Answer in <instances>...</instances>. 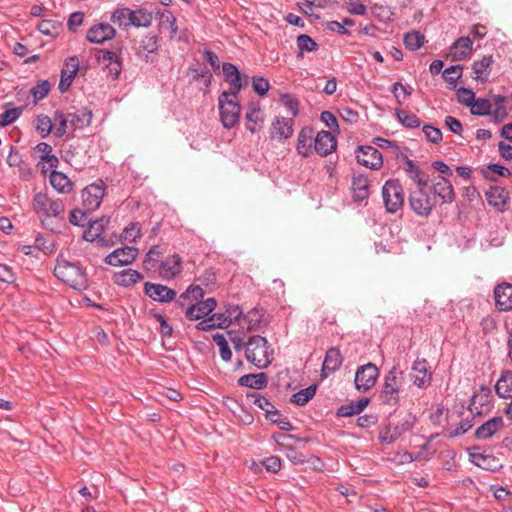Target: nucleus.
Returning <instances> with one entry per match:
<instances>
[{
	"mask_svg": "<svg viewBox=\"0 0 512 512\" xmlns=\"http://www.w3.org/2000/svg\"><path fill=\"white\" fill-rule=\"evenodd\" d=\"M337 147L336 138L328 131H320L314 137V149L322 157L331 154Z\"/></svg>",
	"mask_w": 512,
	"mask_h": 512,
	"instance_id": "nucleus-19",
	"label": "nucleus"
},
{
	"mask_svg": "<svg viewBox=\"0 0 512 512\" xmlns=\"http://www.w3.org/2000/svg\"><path fill=\"white\" fill-rule=\"evenodd\" d=\"M403 372L396 366L385 375L380 398L384 404L397 406L400 402V387Z\"/></svg>",
	"mask_w": 512,
	"mask_h": 512,
	"instance_id": "nucleus-4",
	"label": "nucleus"
},
{
	"mask_svg": "<svg viewBox=\"0 0 512 512\" xmlns=\"http://www.w3.org/2000/svg\"><path fill=\"white\" fill-rule=\"evenodd\" d=\"M116 30L108 23H98L90 27L86 38L90 43L103 44L115 37Z\"/></svg>",
	"mask_w": 512,
	"mask_h": 512,
	"instance_id": "nucleus-17",
	"label": "nucleus"
},
{
	"mask_svg": "<svg viewBox=\"0 0 512 512\" xmlns=\"http://www.w3.org/2000/svg\"><path fill=\"white\" fill-rule=\"evenodd\" d=\"M222 71L225 80L231 85L232 90L230 92H240L242 88L240 72L236 65L232 63H224Z\"/></svg>",
	"mask_w": 512,
	"mask_h": 512,
	"instance_id": "nucleus-34",
	"label": "nucleus"
},
{
	"mask_svg": "<svg viewBox=\"0 0 512 512\" xmlns=\"http://www.w3.org/2000/svg\"><path fill=\"white\" fill-rule=\"evenodd\" d=\"M486 198L491 206H494L499 211H504L509 200V194L504 188L496 186L491 187L486 192Z\"/></svg>",
	"mask_w": 512,
	"mask_h": 512,
	"instance_id": "nucleus-27",
	"label": "nucleus"
},
{
	"mask_svg": "<svg viewBox=\"0 0 512 512\" xmlns=\"http://www.w3.org/2000/svg\"><path fill=\"white\" fill-rule=\"evenodd\" d=\"M472 50V41L469 37H460L451 47L454 58L462 60L470 54Z\"/></svg>",
	"mask_w": 512,
	"mask_h": 512,
	"instance_id": "nucleus-44",
	"label": "nucleus"
},
{
	"mask_svg": "<svg viewBox=\"0 0 512 512\" xmlns=\"http://www.w3.org/2000/svg\"><path fill=\"white\" fill-rule=\"evenodd\" d=\"M158 41L159 37L157 34H146L141 38L136 47V55L146 63L153 62L159 48Z\"/></svg>",
	"mask_w": 512,
	"mask_h": 512,
	"instance_id": "nucleus-12",
	"label": "nucleus"
},
{
	"mask_svg": "<svg viewBox=\"0 0 512 512\" xmlns=\"http://www.w3.org/2000/svg\"><path fill=\"white\" fill-rule=\"evenodd\" d=\"M425 37L418 31H411L405 34L404 44L405 47L411 51H416L423 46Z\"/></svg>",
	"mask_w": 512,
	"mask_h": 512,
	"instance_id": "nucleus-50",
	"label": "nucleus"
},
{
	"mask_svg": "<svg viewBox=\"0 0 512 512\" xmlns=\"http://www.w3.org/2000/svg\"><path fill=\"white\" fill-rule=\"evenodd\" d=\"M293 133L292 120L287 118H277L272 124L271 137L279 140H286Z\"/></svg>",
	"mask_w": 512,
	"mask_h": 512,
	"instance_id": "nucleus-31",
	"label": "nucleus"
},
{
	"mask_svg": "<svg viewBox=\"0 0 512 512\" xmlns=\"http://www.w3.org/2000/svg\"><path fill=\"white\" fill-rule=\"evenodd\" d=\"M98 59L109 67V73L117 78L121 73V62L117 54L110 50H101Z\"/></svg>",
	"mask_w": 512,
	"mask_h": 512,
	"instance_id": "nucleus-35",
	"label": "nucleus"
},
{
	"mask_svg": "<svg viewBox=\"0 0 512 512\" xmlns=\"http://www.w3.org/2000/svg\"><path fill=\"white\" fill-rule=\"evenodd\" d=\"M409 203L411 209L420 216L430 215L435 205L434 198L424 191V187L411 192Z\"/></svg>",
	"mask_w": 512,
	"mask_h": 512,
	"instance_id": "nucleus-9",
	"label": "nucleus"
},
{
	"mask_svg": "<svg viewBox=\"0 0 512 512\" xmlns=\"http://www.w3.org/2000/svg\"><path fill=\"white\" fill-rule=\"evenodd\" d=\"M245 118L247 120L246 129L249 130L251 133H255L256 131H258L261 128L262 123L264 121L260 109L255 105H251L248 108Z\"/></svg>",
	"mask_w": 512,
	"mask_h": 512,
	"instance_id": "nucleus-39",
	"label": "nucleus"
},
{
	"mask_svg": "<svg viewBox=\"0 0 512 512\" xmlns=\"http://www.w3.org/2000/svg\"><path fill=\"white\" fill-rule=\"evenodd\" d=\"M274 351L265 337L252 336L245 345V357L248 362L258 369L268 367L273 361Z\"/></svg>",
	"mask_w": 512,
	"mask_h": 512,
	"instance_id": "nucleus-1",
	"label": "nucleus"
},
{
	"mask_svg": "<svg viewBox=\"0 0 512 512\" xmlns=\"http://www.w3.org/2000/svg\"><path fill=\"white\" fill-rule=\"evenodd\" d=\"M492 63L493 57L491 55L484 56L481 60L475 61L472 66L475 79L482 82L487 81Z\"/></svg>",
	"mask_w": 512,
	"mask_h": 512,
	"instance_id": "nucleus-37",
	"label": "nucleus"
},
{
	"mask_svg": "<svg viewBox=\"0 0 512 512\" xmlns=\"http://www.w3.org/2000/svg\"><path fill=\"white\" fill-rule=\"evenodd\" d=\"M213 340L219 347V352H220V356H221L222 360H224L226 362L230 361L232 358V351L229 347V344H228L225 336L217 333V334L213 335Z\"/></svg>",
	"mask_w": 512,
	"mask_h": 512,
	"instance_id": "nucleus-54",
	"label": "nucleus"
},
{
	"mask_svg": "<svg viewBox=\"0 0 512 512\" xmlns=\"http://www.w3.org/2000/svg\"><path fill=\"white\" fill-rule=\"evenodd\" d=\"M469 456L470 461L481 469L494 472L502 468L500 460L492 454L470 452Z\"/></svg>",
	"mask_w": 512,
	"mask_h": 512,
	"instance_id": "nucleus-21",
	"label": "nucleus"
},
{
	"mask_svg": "<svg viewBox=\"0 0 512 512\" xmlns=\"http://www.w3.org/2000/svg\"><path fill=\"white\" fill-rule=\"evenodd\" d=\"M38 30L44 35L55 36L58 33V26L51 20H42L38 24Z\"/></svg>",
	"mask_w": 512,
	"mask_h": 512,
	"instance_id": "nucleus-64",
	"label": "nucleus"
},
{
	"mask_svg": "<svg viewBox=\"0 0 512 512\" xmlns=\"http://www.w3.org/2000/svg\"><path fill=\"white\" fill-rule=\"evenodd\" d=\"M143 278V275L134 269H125L115 275V283L119 286L129 287Z\"/></svg>",
	"mask_w": 512,
	"mask_h": 512,
	"instance_id": "nucleus-41",
	"label": "nucleus"
},
{
	"mask_svg": "<svg viewBox=\"0 0 512 512\" xmlns=\"http://www.w3.org/2000/svg\"><path fill=\"white\" fill-rule=\"evenodd\" d=\"M492 105L489 100L478 98L473 101L470 106V112L472 115L484 116L491 113Z\"/></svg>",
	"mask_w": 512,
	"mask_h": 512,
	"instance_id": "nucleus-53",
	"label": "nucleus"
},
{
	"mask_svg": "<svg viewBox=\"0 0 512 512\" xmlns=\"http://www.w3.org/2000/svg\"><path fill=\"white\" fill-rule=\"evenodd\" d=\"M54 122H56L55 136L58 138L63 137L68 131H71L69 126V119L66 113L60 110H56L53 116Z\"/></svg>",
	"mask_w": 512,
	"mask_h": 512,
	"instance_id": "nucleus-46",
	"label": "nucleus"
},
{
	"mask_svg": "<svg viewBox=\"0 0 512 512\" xmlns=\"http://www.w3.org/2000/svg\"><path fill=\"white\" fill-rule=\"evenodd\" d=\"M379 376L378 368L373 363L360 366L355 373V387L360 392L369 391L376 383Z\"/></svg>",
	"mask_w": 512,
	"mask_h": 512,
	"instance_id": "nucleus-7",
	"label": "nucleus"
},
{
	"mask_svg": "<svg viewBox=\"0 0 512 512\" xmlns=\"http://www.w3.org/2000/svg\"><path fill=\"white\" fill-rule=\"evenodd\" d=\"M316 389V385H310L305 389H301L293 394L291 401L299 406H303L314 397Z\"/></svg>",
	"mask_w": 512,
	"mask_h": 512,
	"instance_id": "nucleus-52",
	"label": "nucleus"
},
{
	"mask_svg": "<svg viewBox=\"0 0 512 512\" xmlns=\"http://www.w3.org/2000/svg\"><path fill=\"white\" fill-rule=\"evenodd\" d=\"M356 159L360 165L372 170L379 169L383 164L382 154L372 146H358Z\"/></svg>",
	"mask_w": 512,
	"mask_h": 512,
	"instance_id": "nucleus-11",
	"label": "nucleus"
},
{
	"mask_svg": "<svg viewBox=\"0 0 512 512\" xmlns=\"http://www.w3.org/2000/svg\"><path fill=\"white\" fill-rule=\"evenodd\" d=\"M238 385L251 389L261 390L267 387L268 377L265 373L246 374L238 379Z\"/></svg>",
	"mask_w": 512,
	"mask_h": 512,
	"instance_id": "nucleus-30",
	"label": "nucleus"
},
{
	"mask_svg": "<svg viewBox=\"0 0 512 512\" xmlns=\"http://www.w3.org/2000/svg\"><path fill=\"white\" fill-rule=\"evenodd\" d=\"M50 90V84L47 80H42L31 88L30 93L34 97L35 101L44 99Z\"/></svg>",
	"mask_w": 512,
	"mask_h": 512,
	"instance_id": "nucleus-59",
	"label": "nucleus"
},
{
	"mask_svg": "<svg viewBox=\"0 0 512 512\" xmlns=\"http://www.w3.org/2000/svg\"><path fill=\"white\" fill-rule=\"evenodd\" d=\"M396 115L401 124L406 128H417L421 124L420 119L415 114H409L404 110H398Z\"/></svg>",
	"mask_w": 512,
	"mask_h": 512,
	"instance_id": "nucleus-55",
	"label": "nucleus"
},
{
	"mask_svg": "<svg viewBox=\"0 0 512 512\" xmlns=\"http://www.w3.org/2000/svg\"><path fill=\"white\" fill-rule=\"evenodd\" d=\"M152 13L146 9L140 8L131 10L130 26L147 28L152 24Z\"/></svg>",
	"mask_w": 512,
	"mask_h": 512,
	"instance_id": "nucleus-42",
	"label": "nucleus"
},
{
	"mask_svg": "<svg viewBox=\"0 0 512 512\" xmlns=\"http://www.w3.org/2000/svg\"><path fill=\"white\" fill-rule=\"evenodd\" d=\"M343 363V356L340 350L336 347H331L327 350L322 365V377H328L341 367Z\"/></svg>",
	"mask_w": 512,
	"mask_h": 512,
	"instance_id": "nucleus-20",
	"label": "nucleus"
},
{
	"mask_svg": "<svg viewBox=\"0 0 512 512\" xmlns=\"http://www.w3.org/2000/svg\"><path fill=\"white\" fill-rule=\"evenodd\" d=\"M296 43L299 50L297 58H303L304 52H313L318 49L317 42L306 34L299 35L297 37Z\"/></svg>",
	"mask_w": 512,
	"mask_h": 512,
	"instance_id": "nucleus-47",
	"label": "nucleus"
},
{
	"mask_svg": "<svg viewBox=\"0 0 512 512\" xmlns=\"http://www.w3.org/2000/svg\"><path fill=\"white\" fill-rule=\"evenodd\" d=\"M314 138V131L311 127H304L300 130L297 136L296 151L303 157H308L311 154L312 139Z\"/></svg>",
	"mask_w": 512,
	"mask_h": 512,
	"instance_id": "nucleus-25",
	"label": "nucleus"
},
{
	"mask_svg": "<svg viewBox=\"0 0 512 512\" xmlns=\"http://www.w3.org/2000/svg\"><path fill=\"white\" fill-rule=\"evenodd\" d=\"M383 203L388 213H396L404 204V191L399 180L391 179L382 188Z\"/></svg>",
	"mask_w": 512,
	"mask_h": 512,
	"instance_id": "nucleus-5",
	"label": "nucleus"
},
{
	"mask_svg": "<svg viewBox=\"0 0 512 512\" xmlns=\"http://www.w3.org/2000/svg\"><path fill=\"white\" fill-rule=\"evenodd\" d=\"M495 306L499 311L512 310V284L502 282L494 288Z\"/></svg>",
	"mask_w": 512,
	"mask_h": 512,
	"instance_id": "nucleus-18",
	"label": "nucleus"
},
{
	"mask_svg": "<svg viewBox=\"0 0 512 512\" xmlns=\"http://www.w3.org/2000/svg\"><path fill=\"white\" fill-rule=\"evenodd\" d=\"M104 193L105 188L102 181H99V183H93L84 188L81 196L86 210L89 212L96 210L102 202Z\"/></svg>",
	"mask_w": 512,
	"mask_h": 512,
	"instance_id": "nucleus-10",
	"label": "nucleus"
},
{
	"mask_svg": "<svg viewBox=\"0 0 512 512\" xmlns=\"http://www.w3.org/2000/svg\"><path fill=\"white\" fill-rule=\"evenodd\" d=\"M434 193L442 199L444 203H451L455 198L453 186L450 181L444 177H438L433 184Z\"/></svg>",
	"mask_w": 512,
	"mask_h": 512,
	"instance_id": "nucleus-29",
	"label": "nucleus"
},
{
	"mask_svg": "<svg viewBox=\"0 0 512 512\" xmlns=\"http://www.w3.org/2000/svg\"><path fill=\"white\" fill-rule=\"evenodd\" d=\"M55 276L75 290H85L88 279L85 271L76 263L58 260L54 268Z\"/></svg>",
	"mask_w": 512,
	"mask_h": 512,
	"instance_id": "nucleus-2",
	"label": "nucleus"
},
{
	"mask_svg": "<svg viewBox=\"0 0 512 512\" xmlns=\"http://www.w3.org/2000/svg\"><path fill=\"white\" fill-rule=\"evenodd\" d=\"M225 313H215L212 316L197 323L196 328L200 331H210L216 328L228 327Z\"/></svg>",
	"mask_w": 512,
	"mask_h": 512,
	"instance_id": "nucleus-33",
	"label": "nucleus"
},
{
	"mask_svg": "<svg viewBox=\"0 0 512 512\" xmlns=\"http://www.w3.org/2000/svg\"><path fill=\"white\" fill-rule=\"evenodd\" d=\"M71 131L81 130L91 124L92 112L87 109L66 113Z\"/></svg>",
	"mask_w": 512,
	"mask_h": 512,
	"instance_id": "nucleus-26",
	"label": "nucleus"
},
{
	"mask_svg": "<svg viewBox=\"0 0 512 512\" xmlns=\"http://www.w3.org/2000/svg\"><path fill=\"white\" fill-rule=\"evenodd\" d=\"M456 98L458 103L470 107L475 100V93L471 89L461 87L456 92Z\"/></svg>",
	"mask_w": 512,
	"mask_h": 512,
	"instance_id": "nucleus-60",
	"label": "nucleus"
},
{
	"mask_svg": "<svg viewBox=\"0 0 512 512\" xmlns=\"http://www.w3.org/2000/svg\"><path fill=\"white\" fill-rule=\"evenodd\" d=\"M495 391L500 398H512V371L505 370L501 373L495 384Z\"/></svg>",
	"mask_w": 512,
	"mask_h": 512,
	"instance_id": "nucleus-32",
	"label": "nucleus"
},
{
	"mask_svg": "<svg viewBox=\"0 0 512 512\" xmlns=\"http://www.w3.org/2000/svg\"><path fill=\"white\" fill-rule=\"evenodd\" d=\"M145 294L153 301L168 303L176 297V291L163 284L146 282L144 284Z\"/></svg>",
	"mask_w": 512,
	"mask_h": 512,
	"instance_id": "nucleus-15",
	"label": "nucleus"
},
{
	"mask_svg": "<svg viewBox=\"0 0 512 512\" xmlns=\"http://www.w3.org/2000/svg\"><path fill=\"white\" fill-rule=\"evenodd\" d=\"M490 398H491V390L490 388L486 387V386H481L480 389L475 392L472 396V399H471V404H470V411L472 413H477V414H480L481 411L478 410V405L483 407V406H486L490 403Z\"/></svg>",
	"mask_w": 512,
	"mask_h": 512,
	"instance_id": "nucleus-38",
	"label": "nucleus"
},
{
	"mask_svg": "<svg viewBox=\"0 0 512 512\" xmlns=\"http://www.w3.org/2000/svg\"><path fill=\"white\" fill-rule=\"evenodd\" d=\"M49 180L52 187L61 193L68 192L72 187L70 179L64 173L56 170H52Z\"/></svg>",
	"mask_w": 512,
	"mask_h": 512,
	"instance_id": "nucleus-43",
	"label": "nucleus"
},
{
	"mask_svg": "<svg viewBox=\"0 0 512 512\" xmlns=\"http://www.w3.org/2000/svg\"><path fill=\"white\" fill-rule=\"evenodd\" d=\"M161 22L163 24H168L169 25L171 37H174L177 34L178 26H177V23H176V18H175V16L173 15V13L171 11L165 10L161 14Z\"/></svg>",
	"mask_w": 512,
	"mask_h": 512,
	"instance_id": "nucleus-63",
	"label": "nucleus"
},
{
	"mask_svg": "<svg viewBox=\"0 0 512 512\" xmlns=\"http://www.w3.org/2000/svg\"><path fill=\"white\" fill-rule=\"evenodd\" d=\"M217 302L215 298H207L203 301H198L195 304L188 306L186 310V317L191 320L206 319L207 316L215 309Z\"/></svg>",
	"mask_w": 512,
	"mask_h": 512,
	"instance_id": "nucleus-16",
	"label": "nucleus"
},
{
	"mask_svg": "<svg viewBox=\"0 0 512 512\" xmlns=\"http://www.w3.org/2000/svg\"><path fill=\"white\" fill-rule=\"evenodd\" d=\"M35 151L39 154L40 160L50 168H56L58 166L59 159L52 154V146L48 143H38L35 147Z\"/></svg>",
	"mask_w": 512,
	"mask_h": 512,
	"instance_id": "nucleus-40",
	"label": "nucleus"
},
{
	"mask_svg": "<svg viewBox=\"0 0 512 512\" xmlns=\"http://www.w3.org/2000/svg\"><path fill=\"white\" fill-rule=\"evenodd\" d=\"M238 94L239 92L223 91L218 98L221 122L227 129L234 127L239 121L241 107Z\"/></svg>",
	"mask_w": 512,
	"mask_h": 512,
	"instance_id": "nucleus-3",
	"label": "nucleus"
},
{
	"mask_svg": "<svg viewBox=\"0 0 512 512\" xmlns=\"http://www.w3.org/2000/svg\"><path fill=\"white\" fill-rule=\"evenodd\" d=\"M23 109L21 107L6 109L0 115V126L6 127L15 122L22 114Z\"/></svg>",
	"mask_w": 512,
	"mask_h": 512,
	"instance_id": "nucleus-57",
	"label": "nucleus"
},
{
	"mask_svg": "<svg viewBox=\"0 0 512 512\" xmlns=\"http://www.w3.org/2000/svg\"><path fill=\"white\" fill-rule=\"evenodd\" d=\"M157 264L159 274L164 279H171L181 271V257L178 254H173Z\"/></svg>",
	"mask_w": 512,
	"mask_h": 512,
	"instance_id": "nucleus-22",
	"label": "nucleus"
},
{
	"mask_svg": "<svg viewBox=\"0 0 512 512\" xmlns=\"http://www.w3.org/2000/svg\"><path fill=\"white\" fill-rule=\"evenodd\" d=\"M138 255L135 247H122L114 250L105 258V263L111 266H124L131 264Z\"/></svg>",
	"mask_w": 512,
	"mask_h": 512,
	"instance_id": "nucleus-14",
	"label": "nucleus"
},
{
	"mask_svg": "<svg viewBox=\"0 0 512 512\" xmlns=\"http://www.w3.org/2000/svg\"><path fill=\"white\" fill-rule=\"evenodd\" d=\"M35 129L41 138H46L53 130L52 119L47 115H38L35 120Z\"/></svg>",
	"mask_w": 512,
	"mask_h": 512,
	"instance_id": "nucleus-49",
	"label": "nucleus"
},
{
	"mask_svg": "<svg viewBox=\"0 0 512 512\" xmlns=\"http://www.w3.org/2000/svg\"><path fill=\"white\" fill-rule=\"evenodd\" d=\"M444 80L451 86L455 87L457 81L462 76V67L460 65H452L442 72Z\"/></svg>",
	"mask_w": 512,
	"mask_h": 512,
	"instance_id": "nucleus-56",
	"label": "nucleus"
},
{
	"mask_svg": "<svg viewBox=\"0 0 512 512\" xmlns=\"http://www.w3.org/2000/svg\"><path fill=\"white\" fill-rule=\"evenodd\" d=\"M103 233V225L101 221H93L90 223L89 228L84 231L83 238L86 241L93 242L98 239Z\"/></svg>",
	"mask_w": 512,
	"mask_h": 512,
	"instance_id": "nucleus-58",
	"label": "nucleus"
},
{
	"mask_svg": "<svg viewBox=\"0 0 512 512\" xmlns=\"http://www.w3.org/2000/svg\"><path fill=\"white\" fill-rule=\"evenodd\" d=\"M131 9L129 8H118L111 14L110 20L117 24L119 27L127 29L130 27Z\"/></svg>",
	"mask_w": 512,
	"mask_h": 512,
	"instance_id": "nucleus-48",
	"label": "nucleus"
},
{
	"mask_svg": "<svg viewBox=\"0 0 512 512\" xmlns=\"http://www.w3.org/2000/svg\"><path fill=\"white\" fill-rule=\"evenodd\" d=\"M405 171L409 178L418 184V187H425L427 185V180L423 177L419 167L412 160L407 159Z\"/></svg>",
	"mask_w": 512,
	"mask_h": 512,
	"instance_id": "nucleus-51",
	"label": "nucleus"
},
{
	"mask_svg": "<svg viewBox=\"0 0 512 512\" xmlns=\"http://www.w3.org/2000/svg\"><path fill=\"white\" fill-rule=\"evenodd\" d=\"M503 426L504 421L501 416L493 417L476 429L475 436L479 440L489 439Z\"/></svg>",
	"mask_w": 512,
	"mask_h": 512,
	"instance_id": "nucleus-24",
	"label": "nucleus"
},
{
	"mask_svg": "<svg viewBox=\"0 0 512 512\" xmlns=\"http://www.w3.org/2000/svg\"><path fill=\"white\" fill-rule=\"evenodd\" d=\"M33 209L46 217H57L64 210L61 201L52 200L46 193L39 192L33 197Z\"/></svg>",
	"mask_w": 512,
	"mask_h": 512,
	"instance_id": "nucleus-6",
	"label": "nucleus"
},
{
	"mask_svg": "<svg viewBox=\"0 0 512 512\" xmlns=\"http://www.w3.org/2000/svg\"><path fill=\"white\" fill-rule=\"evenodd\" d=\"M352 192L353 199L356 202H361L369 197V180L363 174H357L352 179Z\"/></svg>",
	"mask_w": 512,
	"mask_h": 512,
	"instance_id": "nucleus-28",
	"label": "nucleus"
},
{
	"mask_svg": "<svg viewBox=\"0 0 512 512\" xmlns=\"http://www.w3.org/2000/svg\"><path fill=\"white\" fill-rule=\"evenodd\" d=\"M413 427L411 417H406L399 421L396 425H385L379 432L378 439L382 444L394 443L402 434L408 432Z\"/></svg>",
	"mask_w": 512,
	"mask_h": 512,
	"instance_id": "nucleus-8",
	"label": "nucleus"
},
{
	"mask_svg": "<svg viewBox=\"0 0 512 512\" xmlns=\"http://www.w3.org/2000/svg\"><path fill=\"white\" fill-rule=\"evenodd\" d=\"M422 130L429 142L438 144L442 141V132L439 128L426 124Z\"/></svg>",
	"mask_w": 512,
	"mask_h": 512,
	"instance_id": "nucleus-62",
	"label": "nucleus"
},
{
	"mask_svg": "<svg viewBox=\"0 0 512 512\" xmlns=\"http://www.w3.org/2000/svg\"><path fill=\"white\" fill-rule=\"evenodd\" d=\"M410 380L420 389H426L432 381V373L429 371L428 362L425 359H416L412 365Z\"/></svg>",
	"mask_w": 512,
	"mask_h": 512,
	"instance_id": "nucleus-13",
	"label": "nucleus"
},
{
	"mask_svg": "<svg viewBox=\"0 0 512 512\" xmlns=\"http://www.w3.org/2000/svg\"><path fill=\"white\" fill-rule=\"evenodd\" d=\"M78 69L79 62L76 57L70 58L69 61L64 64V67L61 70V77L58 85L60 92L64 93L70 88Z\"/></svg>",
	"mask_w": 512,
	"mask_h": 512,
	"instance_id": "nucleus-23",
	"label": "nucleus"
},
{
	"mask_svg": "<svg viewBox=\"0 0 512 512\" xmlns=\"http://www.w3.org/2000/svg\"><path fill=\"white\" fill-rule=\"evenodd\" d=\"M163 252L161 250V247L159 245L152 246L149 251L147 252L145 259H144V265L146 268L151 269L155 268V264L159 262L157 257L162 255Z\"/></svg>",
	"mask_w": 512,
	"mask_h": 512,
	"instance_id": "nucleus-61",
	"label": "nucleus"
},
{
	"mask_svg": "<svg viewBox=\"0 0 512 512\" xmlns=\"http://www.w3.org/2000/svg\"><path fill=\"white\" fill-rule=\"evenodd\" d=\"M204 297V290L198 285H191L188 289L183 292L179 298L178 303L180 306H185L187 301H200Z\"/></svg>",
	"mask_w": 512,
	"mask_h": 512,
	"instance_id": "nucleus-45",
	"label": "nucleus"
},
{
	"mask_svg": "<svg viewBox=\"0 0 512 512\" xmlns=\"http://www.w3.org/2000/svg\"><path fill=\"white\" fill-rule=\"evenodd\" d=\"M368 398H362L356 402H350L345 405H341L337 410V415L340 417H351L360 414L369 404Z\"/></svg>",
	"mask_w": 512,
	"mask_h": 512,
	"instance_id": "nucleus-36",
	"label": "nucleus"
}]
</instances>
